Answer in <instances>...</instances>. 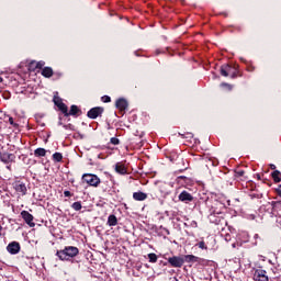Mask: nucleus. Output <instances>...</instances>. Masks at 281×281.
Masks as SVG:
<instances>
[{
	"mask_svg": "<svg viewBox=\"0 0 281 281\" xmlns=\"http://www.w3.org/2000/svg\"><path fill=\"white\" fill-rule=\"evenodd\" d=\"M220 74H221V76H224V78H227V76H231V78H237L238 77V68H236L232 65L225 64V65L221 66Z\"/></svg>",
	"mask_w": 281,
	"mask_h": 281,
	"instance_id": "nucleus-2",
	"label": "nucleus"
},
{
	"mask_svg": "<svg viewBox=\"0 0 281 281\" xmlns=\"http://www.w3.org/2000/svg\"><path fill=\"white\" fill-rule=\"evenodd\" d=\"M1 229H3V226L0 225V232H1Z\"/></svg>",
	"mask_w": 281,
	"mask_h": 281,
	"instance_id": "nucleus-40",
	"label": "nucleus"
},
{
	"mask_svg": "<svg viewBox=\"0 0 281 281\" xmlns=\"http://www.w3.org/2000/svg\"><path fill=\"white\" fill-rule=\"evenodd\" d=\"M53 160L56 161V162L63 161V154L61 153L53 154Z\"/></svg>",
	"mask_w": 281,
	"mask_h": 281,
	"instance_id": "nucleus-23",
	"label": "nucleus"
},
{
	"mask_svg": "<svg viewBox=\"0 0 281 281\" xmlns=\"http://www.w3.org/2000/svg\"><path fill=\"white\" fill-rule=\"evenodd\" d=\"M0 82H3V78L2 77H0Z\"/></svg>",
	"mask_w": 281,
	"mask_h": 281,
	"instance_id": "nucleus-39",
	"label": "nucleus"
},
{
	"mask_svg": "<svg viewBox=\"0 0 281 281\" xmlns=\"http://www.w3.org/2000/svg\"><path fill=\"white\" fill-rule=\"evenodd\" d=\"M221 87H225V89H227L228 91H232V85L223 82L221 83Z\"/></svg>",
	"mask_w": 281,
	"mask_h": 281,
	"instance_id": "nucleus-29",
	"label": "nucleus"
},
{
	"mask_svg": "<svg viewBox=\"0 0 281 281\" xmlns=\"http://www.w3.org/2000/svg\"><path fill=\"white\" fill-rule=\"evenodd\" d=\"M35 157H45L47 155V150L45 148H37L34 150Z\"/></svg>",
	"mask_w": 281,
	"mask_h": 281,
	"instance_id": "nucleus-19",
	"label": "nucleus"
},
{
	"mask_svg": "<svg viewBox=\"0 0 281 281\" xmlns=\"http://www.w3.org/2000/svg\"><path fill=\"white\" fill-rule=\"evenodd\" d=\"M13 189L18 194H21V196H25V194H27V187L21 181L13 182Z\"/></svg>",
	"mask_w": 281,
	"mask_h": 281,
	"instance_id": "nucleus-7",
	"label": "nucleus"
},
{
	"mask_svg": "<svg viewBox=\"0 0 281 281\" xmlns=\"http://www.w3.org/2000/svg\"><path fill=\"white\" fill-rule=\"evenodd\" d=\"M82 179L88 186H92L93 188H98L100 186V178L92 173H85Z\"/></svg>",
	"mask_w": 281,
	"mask_h": 281,
	"instance_id": "nucleus-3",
	"label": "nucleus"
},
{
	"mask_svg": "<svg viewBox=\"0 0 281 281\" xmlns=\"http://www.w3.org/2000/svg\"><path fill=\"white\" fill-rule=\"evenodd\" d=\"M147 256H148L149 262L151 263L157 262V255L155 252H150Z\"/></svg>",
	"mask_w": 281,
	"mask_h": 281,
	"instance_id": "nucleus-25",
	"label": "nucleus"
},
{
	"mask_svg": "<svg viewBox=\"0 0 281 281\" xmlns=\"http://www.w3.org/2000/svg\"><path fill=\"white\" fill-rule=\"evenodd\" d=\"M14 159H16L14 154H10V153H1L0 154V160L3 164H11V161H13Z\"/></svg>",
	"mask_w": 281,
	"mask_h": 281,
	"instance_id": "nucleus-11",
	"label": "nucleus"
},
{
	"mask_svg": "<svg viewBox=\"0 0 281 281\" xmlns=\"http://www.w3.org/2000/svg\"><path fill=\"white\" fill-rule=\"evenodd\" d=\"M64 196H66V198L71 196V192L70 191H64Z\"/></svg>",
	"mask_w": 281,
	"mask_h": 281,
	"instance_id": "nucleus-34",
	"label": "nucleus"
},
{
	"mask_svg": "<svg viewBox=\"0 0 281 281\" xmlns=\"http://www.w3.org/2000/svg\"><path fill=\"white\" fill-rule=\"evenodd\" d=\"M43 67H45V61H38V63L36 64V68H37V69H43Z\"/></svg>",
	"mask_w": 281,
	"mask_h": 281,
	"instance_id": "nucleus-31",
	"label": "nucleus"
},
{
	"mask_svg": "<svg viewBox=\"0 0 281 281\" xmlns=\"http://www.w3.org/2000/svg\"><path fill=\"white\" fill-rule=\"evenodd\" d=\"M233 247H236V244H233Z\"/></svg>",
	"mask_w": 281,
	"mask_h": 281,
	"instance_id": "nucleus-41",
	"label": "nucleus"
},
{
	"mask_svg": "<svg viewBox=\"0 0 281 281\" xmlns=\"http://www.w3.org/2000/svg\"><path fill=\"white\" fill-rule=\"evenodd\" d=\"M110 144H113V146H117L120 144V138L117 137H112L110 139Z\"/></svg>",
	"mask_w": 281,
	"mask_h": 281,
	"instance_id": "nucleus-28",
	"label": "nucleus"
},
{
	"mask_svg": "<svg viewBox=\"0 0 281 281\" xmlns=\"http://www.w3.org/2000/svg\"><path fill=\"white\" fill-rule=\"evenodd\" d=\"M162 236H170V231L164 226H160Z\"/></svg>",
	"mask_w": 281,
	"mask_h": 281,
	"instance_id": "nucleus-26",
	"label": "nucleus"
},
{
	"mask_svg": "<svg viewBox=\"0 0 281 281\" xmlns=\"http://www.w3.org/2000/svg\"><path fill=\"white\" fill-rule=\"evenodd\" d=\"M53 102H54L55 106H60V104H64L63 99L60 97H58V92H56L54 94Z\"/></svg>",
	"mask_w": 281,
	"mask_h": 281,
	"instance_id": "nucleus-21",
	"label": "nucleus"
},
{
	"mask_svg": "<svg viewBox=\"0 0 281 281\" xmlns=\"http://www.w3.org/2000/svg\"><path fill=\"white\" fill-rule=\"evenodd\" d=\"M273 210H281V202L277 201V202H272L271 203Z\"/></svg>",
	"mask_w": 281,
	"mask_h": 281,
	"instance_id": "nucleus-27",
	"label": "nucleus"
},
{
	"mask_svg": "<svg viewBox=\"0 0 281 281\" xmlns=\"http://www.w3.org/2000/svg\"><path fill=\"white\" fill-rule=\"evenodd\" d=\"M101 100H102V102H111V97H109V95H103V97L101 98Z\"/></svg>",
	"mask_w": 281,
	"mask_h": 281,
	"instance_id": "nucleus-32",
	"label": "nucleus"
},
{
	"mask_svg": "<svg viewBox=\"0 0 281 281\" xmlns=\"http://www.w3.org/2000/svg\"><path fill=\"white\" fill-rule=\"evenodd\" d=\"M72 210H75V212H80V210H82V203L80 202H75L71 205Z\"/></svg>",
	"mask_w": 281,
	"mask_h": 281,
	"instance_id": "nucleus-24",
	"label": "nucleus"
},
{
	"mask_svg": "<svg viewBox=\"0 0 281 281\" xmlns=\"http://www.w3.org/2000/svg\"><path fill=\"white\" fill-rule=\"evenodd\" d=\"M78 254H80L78 247L66 246L63 250H57L56 256L59 260H71V258H76Z\"/></svg>",
	"mask_w": 281,
	"mask_h": 281,
	"instance_id": "nucleus-1",
	"label": "nucleus"
},
{
	"mask_svg": "<svg viewBox=\"0 0 281 281\" xmlns=\"http://www.w3.org/2000/svg\"><path fill=\"white\" fill-rule=\"evenodd\" d=\"M7 251L11 254L12 256H16L19 251H21V244L19 241H12L7 246Z\"/></svg>",
	"mask_w": 281,
	"mask_h": 281,
	"instance_id": "nucleus-8",
	"label": "nucleus"
},
{
	"mask_svg": "<svg viewBox=\"0 0 281 281\" xmlns=\"http://www.w3.org/2000/svg\"><path fill=\"white\" fill-rule=\"evenodd\" d=\"M271 170H276V165H270Z\"/></svg>",
	"mask_w": 281,
	"mask_h": 281,
	"instance_id": "nucleus-38",
	"label": "nucleus"
},
{
	"mask_svg": "<svg viewBox=\"0 0 281 281\" xmlns=\"http://www.w3.org/2000/svg\"><path fill=\"white\" fill-rule=\"evenodd\" d=\"M9 124H11V126H16V125L14 124V119H13V117H9Z\"/></svg>",
	"mask_w": 281,
	"mask_h": 281,
	"instance_id": "nucleus-33",
	"label": "nucleus"
},
{
	"mask_svg": "<svg viewBox=\"0 0 281 281\" xmlns=\"http://www.w3.org/2000/svg\"><path fill=\"white\" fill-rule=\"evenodd\" d=\"M179 201H182V203H190V201H194V198L188 191H182L179 194Z\"/></svg>",
	"mask_w": 281,
	"mask_h": 281,
	"instance_id": "nucleus-12",
	"label": "nucleus"
},
{
	"mask_svg": "<svg viewBox=\"0 0 281 281\" xmlns=\"http://www.w3.org/2000/svg\"><path fill=\"white\" fill-rule=\"evenodd\" d=\"M57 109H59V111H60L66 117H69V109L67 108V104L61 103V104H59V106H57Z\"/></svg>",
	"mask_w": 281,
	"mask_h": 281,
	"instance_id": "nucleus-17",
	"label": "nucleus"
},
{
	"mask_svg": "<svg viewBox=\"0 0 281 281\" xmlns=\"http://www.w3.org/2000/svg\"><path fill=\"white\" fill-rule=\"evenodd\" d=\"M198 247H199L200 249H207V246H205V241H200V243L198 244Z\"/></svg>",
	"mask_w": 281,
	"mask_h": 281,
	"instance_id": "nucleus-30",
	"label": "nucleus"
},
{
	"mask_svg": "<svg viewBox=\"0 0 281 281\" xmlns=\"http://www.w3.org/2000/svg\"><path fill=\"white\" fill-rule=\"evenodd\" d=\"M133 199H134V201H146V199H148V194H146L142 191L134 192Z\"/></svg>",
	"mask_w": 281,
	"mask_h": 281,
	"instance_id": "nucleus-13",
	"label": "nucleus"
},
{
	"mask_svg": "<svg viewBox=\"0 0 281 281\" xmlns=\"http://www.w3.org/2000/svg\"><path fill=\"white\" fill-rule=\"evenodd\" d=\"M115 171L119 173V175H126L127 170H126V167H124V165L117 162L115 165Z\"/></svg>",
	"mask_w": 281,
	"mask_h": 281,
	"instance_id": "nucleus-15",
	"label": "nucleus"
},
{
	"mask_svg": "<svg viewBox=\"0 0 281 281\" xmlns=\"http://www.w3.org/2000/svg\"><path fill=\"white\" fill-rule=\"evenodd\" d=\"M255 281H269V277L267 276V271L265 270H256L254 273Z\"/></svg>",
	"mask_w": 281,
	"mask_h": 281,
	"instance_id": "nucleus-10",
	"label": "nucleus"
},
{
	"mask_svg": "<svg viewBox=\"0 0 281 281\" xmlns=\"http://www.w3.org/2000/svg\"><path fill=\"white\" fill-rule=\"evenodd\" d=\"M21 217L26 223V225H29V227H36V223H34V215H32L30 212L22 211Z\"/></svg>",
	"mask_w": 281,
	"mask_h": 281,
	"instance_id": "nucleus-4",
	"label": "nucleus"
},
{
	"mask_svg": "<svg viewBox=\"0 0 281 281\" xmlns=\"http://www.w3.org/2000/svg\"><path fill=\"white\" fill-rule=\"evenodd\" d=\"M108 225L110 227H115V225H117V217L114 214L109 215V217H108Z\"/></svg>",
	"mask_w": 281,
	"mask_h": 281,
	"instance_id": "nucleus-16",
	"label": "nucleus"
},
{
	"mask_svg": "<svg viewBox=\"0 0 281 281\" xmlns=\"http://www.w3.org/2000/svg\"><path fill=\"white\" fill-rule=\"evenodd\" d=\"M64 128H71V124H69V125H64Z\"/></svg>",
	"mask_w": 281,
	"mask_h": 281,
	"instance_id": "nucleus-37",
	"label": "nucleus"
},
{
	"mask_svg": "<svg viewBox=\"0 0 281 281\" xmlns=\"http://www.w3.org/2000/svg\"><path fill=\"white\" fill-rule=\"evenodd\" d=\"M184 262H199V257L194 255H186L183 257Z\"/></svg>",
	"mask_w": 281,
	"mask_h": 281,
	"instance_id": "nucleus-18",
	"label": "nucleus"
},
{
	"mask_svg": "<svg viewBox=\"0 0 281 281\" xmlns=\"http://www.w3.org/2000/svg\"><path fill=\"white\" fill-rule=\"evenodd\" d=\"M102 113H104V109L97 106V108L90 109L87 115L90 120H97L98 117H100V115H102Z\"/></svg>",
	"mask_w": 281,
	"mask_h": 281,
	"instance_id": "nucleus-6",
	"label": "nucleus"
},
{
	"mask_svg": "<svg viewBox=\"0 0 281 281\" xmlns=\"http://www.w3.org/2000/svg\"><path fill=\"white\" fill-rule=\"evenodd\" d=\"M115 106L121 113H124V111L128 109V101H126V99L124 98L117 99L115 102Z\"/></svg>",
	"mask_w": 281,
	"mask_h": 281,
	"instance_id": "nucleus-9",
	"label": "nucleus"
},
{
	"mask_svg": "<svg viewBox=\"0 0 281 281\" xmlns=\"http://www.w3.org/2000/svg\"><path fill=\"white\" fill-rule=\"evenodd\" d=\"M78 113H80V109L77 108V105H71L70 111L68 112V116L69 115H78Z\"/></svg>",
	"mask_w": 281,
	"mask_h": 281,
	"instance_id": "nucleus-22",
	"label": "nucleus"
},
{
	"mask_svg": "<svg viewBox=\"0 0 281 281\" xmlns=\"http://www.w3.org/2000/svg\"><path fill=\"white\" fill-rule=\"evenodd\" d=\"M191 225H192V227H196L198 224H196V222L193 221V222L191 223Z\"/></svg>",
	"mask_w": 281,
	"mask_h": 281,
	"instance_id": "nucleus-36",
	"label": "nucleus"
},
{
	"mask_svg": "<svg viewBox=\"0 0 281 281\" xmlns=\"http://www.w3.org/2000/svg\"><path fill=\"white\" fill-rule=\"evenodd\" d=\"M272 179H273L274 183H280V181H281V172L279 170H274L272 172Z\"/></svg>",
	"mask_w": 281,
	"mask_h": 281,
	"instance_id": "nucleus-20",
	"label": "nucleus"
},
{
	"mask_svg": "<svg viewBox=\"0 0 281 281\" xmlns=\"http://www.w3.org/2000/svg\"><path fill=\"white\" fill-rule=\"evenodd\" d=\"M168 262L172 267L181 269V267H183L186 260L182 257L173 256V257L168 258Z\"/></svg>",
	"mask_w": 281,
	"mask_h": 281,
	"instance_id": "nucleus-5",
	"label": "nucleus"
},
{
	"mask_svg": "<svg viewBox=\"0 0 281 281\" xmlns=\"http://www.w3.org/2000/svg\"><path fill=\"white\" fill-rule=\"evenodd\" d=\"M42 76H44V78H52V76H54V70L50 67H45L42 70Z\"/></svg>",
	"mask_w": 281,
	"mask_h": 281,
	"instance_id": "nucleus-14",
	"label": "nucleus"
},
{
	"mask_svg": "<svg viewBox=\"0 0 281 281\" xmlns=\"http://www.w3.org/2000/svg\"><path fill=\"white\" fill-rule=\"evenodd\" d=\"M237 175H238L239 177H243V176L245 175V171L239 170V171L237 172Z\"/></svg>",
	"mask_w": 281,
	"mask_h": 281,
	"instance_id": "nucleus-35",
	"label": "nucleus"
}]
</instances>
